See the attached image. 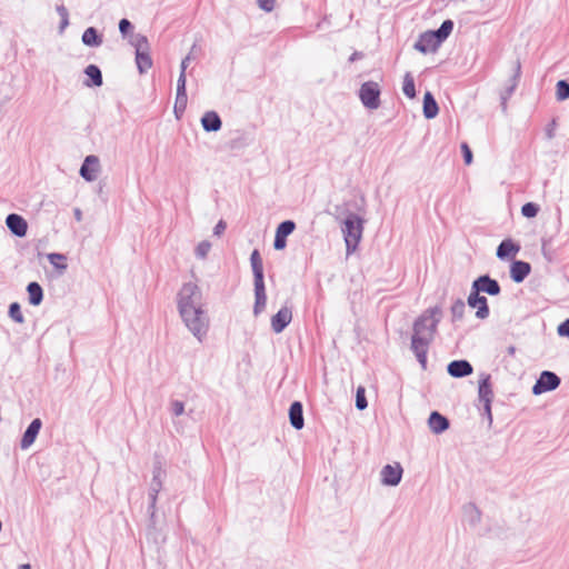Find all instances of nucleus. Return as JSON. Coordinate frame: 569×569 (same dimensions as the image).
Here are the masks:
<instances>
[{"label":"nucleus","instance_id":"obj_40","mask_svg":"<svg viewBox=\"0 0 569 569\" xmlns=\"http://www.w3.org/2000/svg\"><path fill=\"white\" fill-rule=\"evenodd\" d=\"M57 13L60 17V26L59 30L60 32H63V30L69 26V12L68 9L63 4H59L56 8Z\"/></svg>","mask_w":569,"mask_h":569},{"label":"nucleus","instance_id":"obj_57","mask_svg":"<svg viewBox=\"0 0 569 569\" xmlns=\"http://www.w3.org/2000/svg\"><path fill=\"white\" fill-rule=\"evenodd\" d=\"M357 54H358V53H357V52H355V53L350 57V59H349V60H350V61H355V60H356Z\"/></svg>","mask_w":569,"mask_h":569},{"label":"nucleus","instance_id":"obj_51","mask_svg":"<svg viewBox=\"0 0 569 569\" xmlns=\"http://www.w3.org/2000/svg\"><path fill=\"white\" fill-rule=\"evenodd\" d=\"M558 335L561 337H569V319H566L558 326Z\"/></svg>","mask_w":569,"mask_h":569},{"label":"nucleus","instance_id":"obj_9","mask_svg":"<svg viewBox=\"0 0 569 569\" xmlns=\"http://www.w3.org/2000/svg\"><path fill=\"white\" fill-rule=\"evenodd\" d=\"M164 475V471L161 468L160 462L156 463L152 471V480L150 482L149 488V509H156L158 493L162 489V476Z\"/></svg>","mask_w":569,"mask_h":569},{"label":"nucleus","instance_id":"obj_11","mask_svg":"<svg viewBox=\"0 0 569 569\" xmlns=\"http://www.w3.org/2000/svg\"><path fill=\"white\" fill-rule=\"evenodd\" d=\"M467 303L470 308H477L476 317L478 319L483 320L489 317L488 300L485 296L471 289Z\"/></svg>","mask_w":569,"mask_h":569},{"label":"nucleus","instance_id":"obj_28","mask_svg":"<svg viewBox=\"0 0 569 569\" xmlns=\"http://www.w3.org/2000/svg\"><path fill=\"white\" fill-rule=\"evenodd\" d=\"M28 300L31 306H39L43 300V289L36 282H29L27 286Z\"/></svg>","mask_w":569,"mask_h":569},{"label":"nucleus","instance_id":"obj_19","mask_svg":"<svg viewBox=\"0 0 569 569\" xmlns=\"http://www.w3.org/2000/svg\"><path fill=\"white\" fill-rule=\"evenodd\" d=\"M428 426L433 433L440 435L449 429L450 422L449 419L440 412L432 411L428 419Z\"/></svg>","mask_w":569,"mask_h":569},{"label":"nucleus","instance_id":"obj_53","mask_svg":"<svg viewBox=\"0 0 569 569\" xmlns=\"http://www.w3.org/2000/svg\"><path fill=\"white\" fill-rule=\"evenodd\" d=\"M483 403V411L489 420V423L492 422V413H491V402H482Z\"/></svg>","mask_w":569,"mask_h":569},{"label":"nucleus","instance_id":"obj_22","mask_svg":"<svg viewBox=\"0 0 569 569\" xmlns=\"http://www.w3.org/2000/svg\"><path fill=\"white\" fill-rule=\"evenodd\" d=\"M289 420L296 430H301L305 426L303 408L300 401H293L289 408Z\"/></svg>","mask_w":569,"mask_h":569},{"label":"nucleus","instance_id":"obj_8","mask_svg":"<svg viewBox=\"0 0 569 569\" xmlns=\"http://www.w3.org/2000/svg\"><path fill=\"white\" fill-rule=\"evenodd\" d=\"M403 469L399 462L386 465L380 471L381 483L383 486L395 487L401 481Z\"/></svg>","mask_w":569,"mask_h":569},{"label":"nucleus","instance_id":"obj_50","mask_svg":"<svg viewBox=\"0 0 569 569\" xmlns=\"http://www.w3.org/2000/svg\"><path fill=\"white\" fill-rule=\"evenodd\" d=\"M286 246H287V239L283 238L282 236L276 234L274 241H273V248L276 250H282L286 248Z\"/></svg>","mask_w":569,"mask_h":569},{"label":"nucleus","instance_id":"obj_15","mask_svg":"<svg viewBox=\"0 0 569 569\" xmlns=\"http://www.w3.org/2000/svg\"><path fill=\"white\" fill-rule=\"evenodd\" d=\"M292 320V311L289 307H282L274 316L271 318V328L273 332L280 333L282 332Z\"/></svg>","mask_w":569,"mask_h":569},{"label":"nucleus","instance_id":"obj_18","mask_svg":"<svg viewBox=\"0 0 569 569\" xmlns=\"http://www.w3.org/2000/svg\"><path fill=\"white\" fill-rule=\"evenodd\" d=\"M42 422L39 418L33 419L29 426L27 427L26 431L23 432V436L21 438L20 446L22 449L29 448L36 440L40 429H41Z\"/></svg>","mask_w":569,"mask_h":569},{"label":"nucleus","instance_id":"obj_4","mask_svg":"<svg viewBox=\"0 0 569 569\" xmlns=\"http://www.w3.org/2000/svg\"><path fill=\"white\" fill-rule=\"evenodd\" d=\"M130 44L136 49V63L140 73H146L152 67L150 44L146 36L137 33L131 36Z\"/></svg>","mask_w":569,"mask_h":569},{"label":"nucleus","instance_id":"obj_10","mask_svg":"<svg viewBox=\"0 0 569 569\" xmlns=\"http://www.w3.org/2000/svg\"><path fill=\"white\" fill-rule=\"evenodd\" d=\"M441 42L436 38L432 30L421 33L416 41L413 48L421 53L435 52L440 47Z\"/></svg>","mask_w":569,"mask_h":569},{"label":"nucleus","instance_id":"obj_12","mask_svg":"<svg viewBox=\"0 0 569 569\" xmlns=\"http://www.w3.org/2000/svg\"><path fill=\"white\" fill-rule=\"evenodd\" d=\"M149 522L147 526L146 536L148 541H151L157 547L161 546L166 541V536L162 530L157 527L156 509H149Z\"/></svg>","mask_w":569,"mask_h":569},{"label":"nucleus","instance_id":"obj_49","mask_svg":"<svg viewBox=\"0 0 569 569\" xmlns=\"http://www.w3.org/2000/svg\"><path fill=\"white\" fill-rule=\"evenodd\" d=\"M197 48V44L194 43L192 47H191V50L190 52L182 59L181 61V64H180V70H183L186 72L187 68H188V63L194 59L193 57V52Z\"/></svg>","mask_w":569,"mask_h":569},{"label":"nucleus","instance_id":"obj_23","mask_svg":"<svg viewBox=\"0 0 569 569\" xmlns=\"http://www.w3.org/2000/svg\"><path fill=\"white\" fill-rule=\"evenodd\" d=\"M84 74L88 77L83 84L86 87H101L103 83L102 72L96 64H89L84 68Z\"/></svg>","mask_w":569,"mask_h":569},{"label":"nucleus","instance_id":"obj_21","mask_svg":"<svg viewBox=\"0 0 569 569\" xmlns=\"http://www.w3.org/2000/svg\"><path fill=\"white\" fill-rule=\"evenodd\" d=\"M201 126L207 132H217L222 127V121L216 111H207L201 118Z\"/></svg>","mask_w":569,"mask_h":569},{"label":"nucleus","instance_id":"obj_34","mask_svg":"<svg viewBox=\"0 0 569 569\" xmlns=\"http://www.w3.org/2000/svg\"><path fill=\"white\" fill-rule=\"evenodd\" d=\"M466 513L469 512V523L477 526L481 522V511L475 503H469L465 507Z\"/></svg>","mask_w":569,"mask_h":569},{"label":"nucleus","instance_id":"obj_32","mask_svg":"<svg viewBox=\"0 0 569 569\" xmlns=\"http://www.w3.org/2000/svg\"><path fill=\"white\" fill-rule=\"evenodd\" d=\"M49 262L60 272H63L67 270L68 266L66 263L67 257L62 253H49L47 256Z\"/></svg>","mask_w":569,"mask_h":569},{"label":"nucleus","instance_id":"obj_43","mask_svg":"<svg viewBox=\"0 0 569 569\" xmlns=\"http://www.w3.org/2000/svg\"><path fill=\"white\" fill-rule=\"evenodd\" d=\"M210 249L211 243L209 241H201L196 248V257L199 259H204L208 256Z\"/></svg>","mask_w":569,"mask_h":569},{"label":"nucleus","instance_id":"obj_37","mask_svg":"<svg viewBox=\"0 0 569 569\" xmlns=\"http://www.w3.org/2000/svg\"><path fill=\"white\" fill-rule=\"evenodd\" d=\"M557 100L563 101L569 99V82L567 80H559L556 84Z\"/></svg>","mask_w":569,"mask_h":569},{"label":"nucleus","instance_id":"obj_3","mask_svg":"<svg viewBox=\"0 0 569 569\" xmlns=\"http://www.w3.org/2000/svg\"><path fill=\"white\" fill-rule=\"evenodd\" d=\"M341 231L346 242L347 256H349L357 249L361 240L363 220L358 214L349 212L342 222Z\"/></svg>","mask_w":569,"mask_h":569},{"label":"nucleus","instance_id":"obj_56","mask_svg":"<svg viewBox=\"0 0 569 569\" xmlns=\"http://www.w3.org/2000/svg\"><path fill=\"white\" fill-rule=\"evenodd\" d=\"M18 569H31V566L29 563H23L18 567Z\"/></svg>","mask_w":569,"mask_h":569},{"label":"nucleus","instance_id":"obj_29","mask_svg":"<svg viewBox=\"0 0 569 569\" xmlns=\"http://www.w3.org/2000/svg\"><path fill=\"white\" fill-rule=\"evenodd\" d=\"M81 40L88 47H99L102 43V36L94 27H89L82 33Z\"/></svg>","mask_w":569,"mask_h":569},{"label":"nucleus","instance_id":"obj_52","mask_svg":"<svg viewBox=\"0 0 569 569\" xmlns=\"http://www.w3.org/2000/svg\"><path fill=\"white\" fill-rule=\"evenodd\" d=\"M227 228V224L223 220H220L216 227L213 228V234L214 236H220L223 233V231L226 230Z\"/></svg>","mask_w":569,"mask_h":569},{"label":"nucleus","instance_id":"obj_27","mask_svg":"<svg viewBox=\"0 0 569 569\" xmlns=\"http://www.w3.org/2000/svg\"><path fill=\"white\" fill-rule=\"evenodd\" d=\"M439 112L438 103L430 91L423 96V116L426 119H433Z\"/></svg>","mask_w":569,"mask_h":569},{"label":"nucleus","instance_id":"obj_17","mask_svg":"<svg viewBox=\"0 0 569 569\" xmlns=\"http://www.w3.org/2000/svg\"><path fill=\"white\" fill-rule=\"evenodd\" d=\"M531 266L522 260H515L510 266V278L516 283H521L530 273Z\"/></svg>","mask_w":569,"mask_h":569},{"label":"nucleus","instance_id":"obj_30","mask_svg":"<svg viewBox=\"0 0 569 569\" xmlns=\"http://www.w3.org/2000/svg\"><path fill=\"white\" fill-rule=\"evenodd\" d=\"M520 76V63L518 62L517 63V69H516V73L515 76L512 77L511 79V83L510 86H508L503 92L501 93V107H502V110H506L507 108V100L512 96L517 84H518V78Z\"/></svg>","mask_w":569,"mask_h":569},{"label":"nucleus","instance_id":"obj_45","mask_svg":"<svg viewBox=\"0 0 569 569\" xmlns=\"http://www.w3.org/2000/svg\"><path fill=\"white\" fill-rule=\"evenodd\" d=\"M170 412L174 417H179L184 412V403L180 400H171L170 402Z\"/></svg>","mask_w":569,"mask_h":569},{"label":"nucleus","instance_id":"obj_26","mask_svg":"<svg viewBox=\"0 0 569 569\" xmlns=\"http://www.w3.org/2000/svg\"><path fill=\"white\" fill-rule=\"evenodd\" d=\"M253 286H254L253 315L258 316L266 308V303H267L266 287H264V282L253 283Z\"/></svg>","mask_w":569,"mask_h":569},{"label":"nucleus","instance_id":"obj_13","mask_svg":"<svg viewBox=\"0 0 569 569\" xmlns=\"http://www.w3.org/2000/svg\"><path fill=\"white\" fill-rule=\"evenodd\" d=\"M100 169L99 158L97 156H87L80 168V176L88 182H92L97 179V174Z\"/></svg>","mask_w":569,"mask_h":569},{"label":"nucleus","instance_id":"obj_35","mask_svg":"<svg viewBox=\"0 0 569 569\" xmlns=\"http://www.w3.org/2000/svg\"><path fill=\"white\" fill-rule=\"evenodd\" d=\"M296 229V223L292 220H284L277 227L276 234L282 236L287 239Z\"/></svg>","mask_w":569,"mask_h":569},{"label":"nucleus","instance_id":"obj_1","mask_svg":"<svg viewBox=\"0 0 569 569\" xmlns=\"http://www.w3.org/2000/svg\"><path fill=\"white\" fill-rule=\"evenodd\" d=\"M178 309L186 327L201 341L208 331L209 319L203 310L202 291L196 283L182 286L178 293Z\"/></svg>","mask_w":569,"mask_h":569},{"label":"nucleus","instance_id":"obj_38","mask_svg":"<svg viewBox=\"0 0 569 569\" xmlns=\"http://www.w3.org/2000/svg\"><path fill=\"white\" fill-rule=\"evenodd\" d=\"M187 103L188 96H176L173 112L178 119H180L183 112L186 111Z\"/></svg>","mask_w":569,"mask_h":569},{"label":"nucleus","instance_id":"obj_54","mask_svg":"<svg viewBox=\"0 0 569 569\" xmlns=\"http://www.w3.org/2000/svg\"><path fill=\"white\" fill-rule=\"evenodd\" d=\"M74 217L78 221L81 220V217H82V213H81V210L80 209H74Z\"/></svg>","mask_w":569,"mask_h":569},{"label":"nucleus","instance_id":"obj_6","mask_svg":"<svg viewBox=\"0 0 569 569\" xmlns=\"http://www.w3.org/2000/svg\"><path fill=\"white\" fill-rule=\"evenodd\" d=\"M560 378L552 371L545 370L540 373L532 387V393L539 396L541 393L552 391L560 385Z\"/></svg>","mask_w":569,"mask_h":569},{"label":"nucleus","instance_id":"obj_20","mask_svg":"<svg viewBox=\"0 0 569 569\" xmlns=\"http://www.w3.org/2000/svg\"><path fill=\"white\" fill-rule=\"evenodd\" d=\"M519 251V243H516L511 239H505L498 246L496 254L500 260H507L509 258L515 257Z\"/></svg>","mask_w":569,"mask_h":569},{"label":"nucleus","instance_id":"obj_31","mask_svg":"<svg viewBox=\"0 0 569 569\" xmlns=\"http://www.w3.org/2000/svg\"><path fill=\"white\" fill-rule=\"evenodd\" d=\"M453 21L450 19L445 20L437 30H432L436 33V38L442 43L453 30Z\"/></svg>","mask_w":569,"mask_h":569},{"label":"nucleus","instance_id":"obj_5","mask_svg":"<svg viewBox=\"0 0 569 569\" xmlns=\"http://www.w3.org/2000/svg\"><path fill=\"white\" fill-rule=\"evenodd\" d=\"M381 90L377 82H363L359 89V99L362 104L370 110H376L380 107Z\"/></svg>","mask_w":569,"mask_h":569},{"label":"nucleus","instance_id":"obj_42","mask_svg":"<svg viewBox=\"0 0 569 569\" xmlns=\"http://www.w3.org/2000/svg\"><path fill=\"white\" fill-rule=\"evenodd\" d=\"M539 212V206L535 202H527L521 207V213L526 218H535Z\"/></svg>","mask_w":569,"mask_h":569},{"label":"nucleus","instance_id":"obj_47","mask_svg":"<svg viewBox=\"0 0 569 569\" xmlns=\"http://www.w3.org/2000/svg\"><path fill=\"white\" fill-rule=\"evenodd\" d=\"M132 28L133 26L128 19L123 18L119 21V31L123 37H126Z\"/></svg>","mask_w":569,"mask_h":569},{"label":"nucleus","instance_id":"obj_39","mask_svg":"<svg viewBox=\"0 0 569 569\" xmlns=\"http://www.w3.org/2000/svg\"><path fill=\"white\" fill-rule=\"evenodd\" d=\"M9 317L18 322V323H23L24 322V317L22 315V311H21V307L18 302H12L10 306H9Z\"/></svg>","mask_w":569,"mask_h":569},{"label":"nucleus","instance_id":"obj_24","mask_svg":"<svg viewBox=\"0 0 569 569\" xmlns=\"http://www.w3.org/2000/svg\"><path fill=\"white\" fill-rule=\"evenodd\" d=\"M250 263H251L252 273H253V283L264 282L263 264H262V259H261V256H260V252L258 249H254L251 252Z\"/></svg>","mask_w":569,"mask_h":569},{"label":"nucleus","instance_id":"obj_14","mask_svg":"<svg viewBox=\"0 0 569 569\" xmlns=\"http://www.w3.org/2000/svg\"><path fill=\"white\" fill-rule=\"evenodd\" d=\"M6 224L10 232L16 237L22 238L27 234L28 222L22 216L18 213L8 214L6 218Z\"/></svg>","mask_w":569,"mask_h":569},{"label":"nucleus","instance_id":"obj_33","mask_svg":"<svg viewBox=\"0 0 569 569\" xmlns=\"http://www.w3.org/2000/svg\"><path fill=\"white\" fill-rule=\"evenodd\" d=\"M402 91L410 99L416 97L415 80L410 72H406L403 77Z\"/></svg>","mask_w":569,"mask_h":569},{"label":"nucleus","instance_id":"obj_46","mask_svg":"<svg viewBox=\"0 0 569 569\" xmlns=\"http://www.w3.org/2000/svg\"><path fill=\"white\" fill-rule=\"evenodd\" d=\"M461 152H462L465 163L467 166L471 164L473 157H472V151L469 148L468 143H466V142L461 143Z\"/></svg>","mask_w":569,"mask_h":569},{"label":"nucleus","instance_id":"obj_2","mask_svg":"<svg viewBox=\"0 0 569 569\" xmlns=\"http://www.w3.org/2000/svg\"><path fill=\"white\" fill-rule=\"evenodd\" d=\"M442 310L435 306L427 309L413 323V335L411 337V350L417 357L422 369L427 367L428 347L433 340L437 326L440 322Z\"/></svg>","mask_w":569,"mask_h":569},{"label":"nucleus","instance_id":"obj_16","mask_svg":"<svg viewBox=\"0 0 569 569\" xmlns=\"http://www.w3.org/2000/svg\"><path fill=\"white\" fill-rule=\"evenodd\" d=\"M447 372L453 378H465L473 372V368L468 360H453L447 366Z\"/></svg>","mask_w":569,"mask_h":569},{"label":"nucleus","instance_id":"obj_44","mask_svg":"<svg viewBox=\"0 0 569 569\" xmlns=\"http://www.w3.org/2000/svg\"><path fill=\"white\" fill-rule=\"evenodd\" d=\"M186 83V72L183 70H180V74L177 81V96H187Z\"/></svg>","mask_w":569,"mask_h":569},{"label":"nucleus","instance_id":"obj_7","mask_svg":"<svg viewBox=\"0 0 569 569\" xmlns=\"http://www.w3.org/2000/svg\"><path fill=\"white\" fill-rule=\"evenodd\" d=\"M471 289L477 292H483L489 296H498L501 292V287L496 279H492L489 274L479 276L473 280Z\"/></svg>","mask_w":569,"mask_h":569},{"label":"nucleus","instance_id":"obj_48","mask_svg":"<svg viewBox=\"0 0 569 569\" xmlns=\"http://www.w3.org/2000/svg\"><path fill=\"white\" fill-rule=\"evenodd\" d=\"M276 0H257V6L266 11L271 12L274 9Z\"/></svg>","mask_w":569,"mask_h":569},{"label":"nucleus","instance_id":"obj_25","mask_svg":"<svg viewBox=\"0 0 569 569\" xmlns=\"http://www.w3.org/2000/svg\"><path fill=\"white\" fill-rule=\"evenodd\" d=\"M478 397L480 402H491L493 398V391L490 382V375H481L479 380Z\"/></svg>","mask_w":569,"mask_h":569},{"label":"nucleus","instance_id":"obj_36","mask_svg":"<svg viewBox=\"0 0 569 569\" xmlns=\"http://www.w3.org/2000/svg\"><path fill=\"white\" fill-rule=\"evenodd\" d=\"M466 310V305L462 299H457L453 305L451 306V315H452V321H458L463 318Z\"/></svg>","mask_w":569,"mask_h":569},{"label":"nucleus","instance_id":"obj_55","mask_svg":"<svg viewBox=\"0 0 569 569\" xmlns=\"http://www.w3.org/2000/svg\"><path fill=\"white\" fill-rule=\"evenodd\" d=\"M507 352L509 356H513L516 353V347L515 346H509L507 348Z\"/></svg>","mask_w":569,"mask_h":569},{"label":"nucleus","instance_id":"obj_41","mask_svg":"<svg viewBox=\"0 0 569 569\" xmlns=\"http://www.w3.org/2000/svg\"><path fill=\"white\" fill-rule=\"evenodd\" d=\"M368 407V402L366 399V389L362 386H359L356 391V408L360 411L365 410Z\"/></svg>","mask_w":569,"mask_h":569}]
</instances>
